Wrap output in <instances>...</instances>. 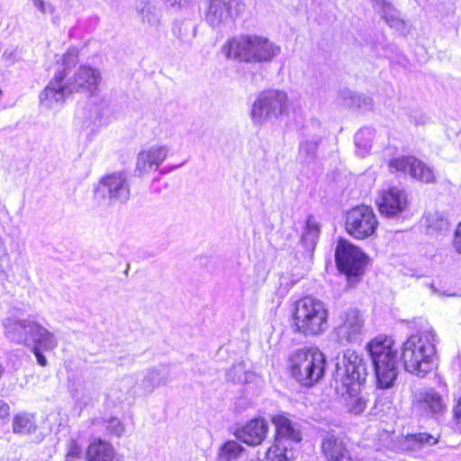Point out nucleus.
<instances>
[{
  "instance_id": "1",
  "label": "nucleus",
  "mask_w": 461,
  "mask_h": 461,
  "mask_svg": "<svg viewBox=\"0 0 461 461\" xmlns=\"http://www.w3.org/2000/svg\"><path fill=\"white\" fill-rule=\"evenodd\" d=\"M101 82V72L90 66H80L71 77H68V68H64L55 73L41 93V105L46 109H59L73 93L95 95Z\"/></svg>"
},
{
  "instance_id": "2",
  "label": "nucleus",
  "mask_w": 461,
  "mask_h": 461,
  "mask_svg": "<svg viewBox=\"0 0 461 461\" xmlns=\"http://www.w3.org/2000/svg\"><path fill=\"white\" fill-rule=\"evenodd\" d=\"M366 375L364 360L355 351H346L336 364L335 390L341 394L344 405L351 414H361L367 407L368 399L361 390Z\"/></svg>"
},
{
  "instance_id": "3",
  "label": "nucleus",
  "mask_w": 461,
  "mask_h": 461,
  "mask_svg": "<svg viewBox=\"0 0 461 461\" xmlns=\"http://www.w3.org/2000/svg\"><path fill=\"white\" fill-rule=\"evenodd\" d=\"M2 326L3 334L7 340L30 348L40 366H46L48 365V360L43 353L55 349L59 344L58 339L52 331L32 316L25 319L9 316L3 319Z\"/></svg>"
},
{
  "instance_id": "4",
  "label": "nucleus",
  "mask_w": 461,
  "mask_h": 461,
  "mask_svg": "<svg viewBox=\"0 0 461 461\" xmlns=\"http://www.w3.org/2000/svg\"><path fill=\"white\" fill-rule=\"evenodd\" d=\"M438 335L431 326L411 334L402 346V360L407 372L424 377L435 367Z\"/></svg>"
},
{
  "instance_id": "5",
  "label": "nucleus",
  "mask_w": 461,
  "mask_h": 461,
  "mask_svg": "<svg viewBox=\"0 0 461 461\" xmlns=\"http://www.w3.org/2000/svg\"><path fill=\"white\" fill-rule=\"evenodd\" d=\"M221 50L228 59L249 64H269L281 53V46L258 34H241L227 41Z\"/></svg>"
},
{
  "instance_id": "6",
  "label": "nucleus",
  "mask_w": 461,
  "mask_h": 461,
  "mask_svg": "<svg viewBox=\"0 0 461 461\" xmlns=\"http://www.w3.org/2000/svg\"><path fill=\"white\" fill-rule=\"evenodd\" d=\"M366 348L374 366L377 387H393L399 373L398 354L393 339L386 336H378L371 339Z\"/></svg>"
},
{
  "instance_id": "7",
  "label": "nucleus",
  "mask_w": 461,
  "mask_h": 461,
  "mask_svg": "<svg viewBox=\"0 0 461 461\" xmlns=\"http://www.w3.org/2000/svg\"><path fill=\"white\" fill-rule=\"evenodd\" d=\"M292 318L294 332L304 337L318 336L328 328L329 311L322 301L305 296L295 302Z\"/></svg>"
},
{
  "instance_id": "8",
  "label": "nucleus",
  "mask_w": 461,
  "mask_h": 461,
  "mask_svg": "<svg viewBox=\"0 0 461 461\" xmlns=\"http://www.w3.org/2000/svg\"><path fill=\"white\" fill-rule=\"evenodd\" d=\"M323 353L315 347L297 349L288 359L292 376L303 386H312L323 376L325 370Z\"/></svg>"
},
{
  "instance_id": "9",
  "label": "nucleus",
  "mask_w": 461,
  "mask_h": 461,
  "mask_svg": "<svg viewBox=\"0 0 461 461\" xmlns=\"http://www.w3.org/2000/svg\"><path fill=\"white\" fill-rule=\"evenodd\" d=\"M290 102L287 94L278 89L261 91L254 100L250 118L253 123L262 125L272 119L288 114Z\"/></svg>"
},
{
  "instance_id": "10",
  "label": "nucleus",
  "mask_w": 461,
  "mask_h": 461,
  "mask_svg": "<svg viewBox=\"0 0 461 461\" xmlns=\"http://www.w3.org/2000/svg\"><path fill=\"white\" fill-rule=\"evenodd\" d=\"M130 194V185L122 173L104 176L95 191V198L103 205L124 203L129 200Z\"/></svg>"
},
{
  "instance_id": "11",
  "label": "nucleus",
  "mask_w": 461,
  "mask_h": 461,
  "mask_svg": "<svg viewBox=\"0 0 461 461\" xmlns=\"http://www.w3.org/2000/svg\"><path fill=\"white\" fill-rule=\"evenodd\" d=\"M378 224V220L372 207L361 204L348 212L345 228L347 232L354 239L365 240L375 234Z\"/></svg>"
},
{
  "instance_id": "12",
  "label": "nucleus",
  "mask_w": 461,
  "mask_h": 461,
  "mask_svg": "<svg viewBox=\"0 0 461 461\" xmlns=\"http://www.w3.org/2000/svg\"><path fill=\"white\" fill-rule=\"evenodd\" d=\"M365 318L357 309H348L339 316L334 330L337 341L343 346L359 343L365 334Z\"/></svg>"
},
{
  "instance_id": "13",
  "label": "nucleus",
  "mask_w": 461,
  "mask_h": 461,
  "mask_svg": "<svg viewBox=\"0 0 461 461\" xmlns=\"http://www.w3.org/2000/svg\"><path fill=\"white\" fill-rule=\"evenodd\" d=\"M205 21L212 27L232 23L245 8L241 0H205Z\"/></svg>"
},
{
  "instance_id": "14",
  "label": "nucleus",
  "mask_w": 461,
  "mask_h": 461,
  "mask_svg": "<svg viewBox=\"0 0 461 461\" xmlns=\"http://www.w3.org/2000/svg\"><path fill=\"white\" fill-rule=\"evenodd\" d=\"M335 258L338 268L347 276L362 274L367 262V257L359 248L343 240L337 245Z\"/></svg>"
},
{
  "instance_id": "15",
  "label": "nucleus",
  "mask_w": 461,
  "mask_h": 461,
  "mask_svg": "<svg viewBox=\"0 0 461 461\" xmlns=\"http://www.w3.org/2000/svg\"><path fill=\"white\" fill-rule=\"evenodd\" d=\"M388 167L392 173L409 174L412 178L426 184L436 180L433 168L413 156L394 158L389 161Z\"/></svg>"
},
{
  "instance_id": "16",
  "label": "nucleus",
  "mask_w": 461,
  "mask_h": 461,
  "mask_svg": "<svg viewBox=\"0 0 461 461\" xmlns=\"http://www.w3.org/2000/svg\"><path fill=\"white\" fill-rule=\"evenodd\" d=\"M376 205L382 215L387 218H395L409 208L410 199L403 188L391 186L379 193Z\"/></svg>"
},
{
  "instance_id": "17",
  "label": "nucleus",
  "mask_w": 461,
  "mask_h": 461,
  "mask_svg": "<svg viewBox=\"0 0 461 461\" xmlns=\"http://www.w3.org/2000/svg\"><path fill=\"white\" fill-rule=\"evenodd\" d=\"M275 425V440L292 446L303 439L301 425L285 413L276 414L271 419Z\"/></svg>"
},
{
  "instance_id": "18",
  "label": "nucleus",
  "mask_w": 461,
  "mask_h": 461,
  "mask_svg": "<svg viewBox=\"0 0 461 461\" xmlns=\"http://www.w3.org/2000/svg\"><path fill=\"white\" fill-rule=\"evenodd\" d=\"M169 152L165 145H153L141 150L137 157L136 171L140 175L157 170L165 161Z\"/></svg>"
},
{
  "instance_id": "19",
  "label": "nucleus",
  "mask_w": 461,
  "mask_h": 461,
  "mask_svg": "<svg viewBox=\"0 0 461 461\" xmlns=\"http://www.w3.org/2000/svg\"><path fill=\"white\" fill-rule=\"evenodd\" d=\"M268 431L267 421L262 418L252 419L234 432L237 439L249 446L260 445L266 438Z\"/></svg>"
},
{
  "instance_id": "20",
  "label": "nucleus",
  "mask_w": 461,
  "mask_h": 461,
  "mask_svg": "<svg viewBox=\"0 0 461 461\" xmlns=\"http://www.w3.org/2000/svg\"><path fill=\"white\" fill-rule=\"evenodd\" d=\"M413 406L424 415H440L446 410L442 396L434 390H423L415 394Z\"/></svg>"
},
{
  "instance_id": "21",
  "label": "nucleus",
  "mask_w": 461,
  "mask_h": 461,
  "mask_svg": "<svg viewBox=\"0 0 461 461\" xmlns=\"http://www.w3.org/2000/svg\"><path fill=\"white\" fill-rule=\"evenodd\" d=\"M87 461H121L113 446L102 439H95L90 443L86 451Z\"/></svg>"
},
{
  "instance_id": "22",
  "label": "nucleus",
  "mask_w": 461,
  "mask_h": 461,
  "mask_svg": "<svg viewBox=\"0 0 461 461\" xmlns=\"http://www.w3.org/2000/svg\"><path fill=\"white\" fill-rule=\"evenodd\" d=\"M13 432L19 436L34 434L38 429V422L35 414L28 411L15 413L12 419Z\"/></svg>"
},
{
  "instance_id": "23",
  "label": "nucleus",
  "mask_w": 461,
  "mask_h": 461,
  "mask_svg": "<svg viewBox=\"0 0 461 461\" xmlns=\"http://www.w3.org/2000/svg\"><path fill=\"white\" fill-rule=\"evenodd\" d=\"M424 221L427 233L435 238L445 236L450 226L448 219L439 212L427 213L424 216Z\"/></svg>"
},
{
  "instance_id": "24",
  "label": "nucleus",
  "mask_w": 461,
  "mask_h": 461,
  "mask_svg": "<svg viewBox=\"0 0 461 461\" xmlns=\"http://www.w3.org/2000/svg\"><path fill=\"white\" fill-rule=\"evenodd\" d=\"M373 5L390 27L396 30L403 28V20L390 2L387 0H373Z\"/></svg>"
},
{
  "instance_id": "25",
  "label": "nucleus",
  "mask_w": 461,
  "mask_h": 461,
  "mask_svg": "<svg viewBox=\"0 0 461 461\" xmlns=\"http://www.w3.org/2000/svg\"><path fill=\"white\" fill-rule=\"evenodd\" d=\"M339 102L348 107H357L363 110H370L373 107L371 97L357 94L349 89H342L339 93Z\"/></svg>"
},
{
  "instance_id": "26",
  "label": "nucleus",
  "mask_w": 461,
  "mask_h": 461,
  "mask_svg": "<svg viewBox=\"0 0 461 461\" xmlns=\"http://www.w3.org/2000/svg\"><path fill=\"white\" fill-rule=\"evenodd\" d=\"M321 138L313 135L304 139L299 146L297 159L302 164H311L317 158V149Z\"/></svg>"
},
{
  "instance_id": "27",
  "label": "nucleus",
  "mask_w": 461,
  "mask_h": 461,
  "mask_svg": "<svg viewBox=\"0 0 461 461\" xmlns=\"http://www.w3.org/2000/svg\"><path fill=\"white\" fill-rule=\"evenodd\" d=\"M322 451L330 461H337L349 451L343 442L332 434H328L322 440Z\"/></svg>"
},
{
  "instance_id": "28",
  "label": "nucleus",
  "mask_w": 461,
  "mask_h": 461,
  "mask_svg": "<svg viewBox=\"0 0 461 461\" xmlns=\"http://www.w3.org/2000/svg\"><path fill=\"white\" fill-rule=\"evenodd\" d=\"M321 232L320 223L313 217L307 218L305 228L303 232L301 242L303 246L309 251L312 252L315 249Z\"/></svg>"
},
{
  "instance_id": "29",
  "label": "nucleus",
  "mask_w": 461,
  "mask_h": 461,
  "mask_svg": "<svg viewBox=\"0 0 461 461\" xmlns=\"http://www.w3.org/2000/svg\"><path fill=\"white\" fill-rule=\"evenodd\" d=\"M167 383V371L165 367H154L147 370L145 376L142 380V387L148 392L151 393L160 385Z\"/></svg>"
},
{
  "instance_id": "30",
  "label": "nucleus",
  "mask_w": 461,
  "mask_h": 461,
  "mask_svg": "<svg viewBox=\"0 0 461 461\" xmlns=\"http://www.w3.org/2000/svg\"><path fill=\"white\" fill-rule=\"evenodd\" d=\"M374 136L375 130L373 128L366 127L357 131L355 134V144L358 156L366 157L369 153Z\"/></svg>"
},
{
  "instance_id": "31",
  "label": "nucleus",
  "mask_w": 461,
  "mask_h": 461,
  "mask_svg": "<svg viewBox=\"0 0 461 461\" xmlns=\"http://www.w3.org/2000/svg\"><path fill=\"white\" fill-rule=\"evenodd\" d=\"M245 448L235 440L226 441L218 450L217 461H236Z\"/></svg>"
},
{
  "instance_id": "32",
  "label": "nucleus",
  "mask_w": 461,
  "mask_h": 461,
  "mask_svg": "<svg viewBox=\"0 0 461 461\" xmlns=\"http://www.w3.org/2000/svg\"><path fill=\"white\" fill-rule=\"evenodd\" d=\"M293 456L292 446L275 440V443L268 448L266 458L267 461H291Z\"/></svg>"
},
{
  "instance_id": "33",
  "label": "nucleus",
  "mask_w": 461,
  "mask_h": 461,
  "mask_svg": "<svg viewBox=\"0 0 461 461\" xmlns=\"http://www.w3.org/2000/svg\"><path fill=\"white\" fill-rule=\"evenodd\" d=\"M138 14L143 23L157 26L159 23L160 12L149 2H141L137 7Z\"/></svg>"
},
{
  "instance_id": "34",
  "label": "nucleus",
  "mask_w": 461,
  "mask_h": 461,
  "mask_svg": "<svg viewBox=\"0 0 461 461\" xmlns=\"http://www.w3.org/2000/svg\"><path fill=\"white\" fill-rule=\"evenodd\" d=\"M437 439L428 433H417L405 437L402 446L407 450H416L424 445L432 446L436 444Z\"/></svg>"
},
{
  "instance_id": "35",
  "label": "nucleus",
  "mask_w": 461,
  "mask_h": 461,
  "mask_svg": "<svg viewBox=\"0 0 461 461\" xmlns=\"http://www.w3.org/2000/svg\"><path fill=\"white\" fill-rule=\"evenodd\" d=\"M226 376L228 380L233 383L244 384L252 382L255 375L254 373L247 371L245 365L240 363L230 368L227 371Z\"/></svg>"
},
{
  "instance_id": "36",
  "label": "nucleus",
  "mask_w": 461,
  "mask_h": 461,
  "mask_svg": "<svg viewBox=\"0 0 461 461\" xmlns=\"http://www.w3.org/2000/svg\"><path fill=\"white\" fill-rule=\"evenodd\" d=\"M102 423L105 427L106 431L112 436L120 438L125 432L124 425L116 417H111L108 420H103Z\"/></svg>"
},
{
  "instance_id": "37",
  "label": "nucleus",
  "mask_w": 461,
  "mask_h": 461,
  "mask_svg": "<svg viewBox=\"0 0 461 461\" xmlns=\"http://www.w3.org/2000/svg\"><path fill=\"white\" fill-rule=\"evenodd\" d=\"M10 416V406L9 404L0 400V438L4 434V430L2 429L3 425H5Z\"/></svg>"
},
{
  "instance_id": "38",
  "label": "nucleus",
  "mask_w": 461,
  "mask_h": 461,
  "mask_svg": "<svg viewBox=\"0 0 461 461\" xmlns=\"http://www.w3.org/2000/svg\"><path fill=\"white\" fill-rule=\"evenodd\" d=\"M34 6L41 13H54L55 9L52 5L45 3L43 0H32Z\"/></svg>"
},
{
  "instance_id": "39",
  "label": "nucleus",
  "mask_w": 461,
  "mask_h": 461,
  "mask_svg": "<svg viewBox=\"0 0 461 461\" xmlns=\"http://www.w3.org/2000/svg\"><path fill=\"white\" fill-rule=\"evenodd\" d=\"M452 245L455 251L461 254V221L458 223L455 230Z\"/></svg>"
},
{
  "instance_id": "40",
  "label": "nucleus",
  "mask_w": 461,
  "mask_h": 461,
  "mask_svg": "<svg viewBox=\"0 0 461 461\" xmlns=\"http://www.w3.org/2000/svg\"><path fill=\"white\" fill-rule=\"evenodd\" d=\"M81 453H82V449H81L80 446L74 440L70 441L67 456L77 457L81 455Z\"/></svg>"
},
{
  "instance_id": "41",
  "label": "nucleus",
  "mask_w": 461,
  "mask_h": 461,
  "mask_svg": "<svg viewBox=\"0 0 461 461\" xmlns=\"http://www.w3.org/2000/svg\"><path fill=\"white\" fill-rule=\"evenodd\" d=\"M77 53L75 52H68L64 55L63 62L65 65L75 64L77 62Z\"/></svg>"
},
{
  "instance_id": "42",
  "label": "nucleus",
  "mask_w": 461,
  "mask_h": 461,
  "mask_svg": "<svg viewBox=\"0 0 461 461\" xmlns=\"http://www.w3.org/2000/svg\"><path fill=\"white\" fill-rule=\"evenodd\" d=\"M454 413L456 418L461 421V396L459 397L455 408H454Z\"/></svg>"
},
{
  "instance_id": "43",
  "label": "nucleus",
  "mask_w": 461,
  "mask_h": 461,
  "mask_svg": "<svg viewBox=\"0 0 461 461\" xmlns=\"http://www.w3.org/2000/svg\"><path fill=\"white\" fill-rule=\"evenodd\" d=\"M337 461H356V460L352 458L350 453L348 452L346 455L341 456V457Z\"/></svg>"
},
{
  "instance_id": "44",
  "label": "nucleus",
  "mask_w": 461,
  "mask_h": 461,
  "mask_svg": "<svg viewBox=\"0 0 461 461\" xmlns=\"http://www.w3.org/2000/svg\"><path fill=\"white\" fill-rule=\"evenodd\" d=\"M3 255H5V249L4 246H3V244L0 242V258Z\"/></svg>"
},
{
  "instance_id": "45",
  "label": "nucleus",
  "mask_w": 461,
  "mask_h": 461,
  "mask_svg": "<svg viewBox=\"0 0 461 461\" xmlns=\"http://www.w3.org/2000/svg\"><path fill=\"white\" fill-rule=\"evenodd\" d=\"M5 373V367L2 364H0V379L2 378L3 375Z\"/></svg>"
},
{
  "instance_id": "46",
  "label": "nucleus",
  "mask_w": 461,
  "mask_h": 461,
  "mask_svg": "<svg viewBox=\"0 0 461 461\" xmlns=\"http://www.w3.org/2000/svg\"><path fill=\"white\" fill-rule=\"evenodd\" d=\"M8 461H17V460H15V459H12V460H8Z\"/></svg>"
}]
</instances>
